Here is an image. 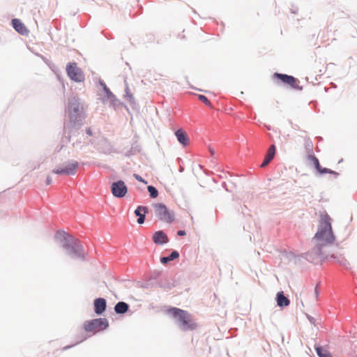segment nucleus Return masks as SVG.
Wrapping results in <instances>:
<instances>
[{"mask_svg":"<svg viewBox=\"0 0 357 357\" xmlns=\"http://www.w3.org/2000/svg\"><path fill=\"white\" fill-rule=\"evenodd\" d=\"M12 24L15 30L21 35L26 36L29 34V29L19 19H13Z\"/></svg>","mask_w":357,"mask_h":357,"instance_id":"nucleus-11","label":"nucleus"},{"mask_svg":"<svg viewBox=\"0 0 357 357\" xmlns=\"http://www.w3.org/2000/svg\"><path fill=\"white\" fill-rule=\"evenodd\" d=\"M86 133H87L89 135H90V136H91V135H92V132H91V129H90V128H88V129L86 130Z\"/></svg>","mask_w":357,"mask_h":357,"instance_id":"nucleus-29","label":"nucleus"},{"mask_svg":"<svg viewBox=\"0 0 357 357\" xmlns=\"http://www.w3.org/2000/svg\"><path fill=\"white\" fill-rule=\"evenodd\" d=\"M308 160H311L313 164L314 165V167L316 168V169L321 174H335V172L329 169H327V168H323L320 164H319V160L317 159V157H315L314 155H308Z\"/></svg>","mask_w":357,"mask_h":357,"instance_id":"nucleus-12","label":"nucleus"},{"mask_svg":"<svg viewBox=\"0 0 357 357\" xmlns=\"http://www.w3.org/2000/svg\"><path fill=\"white\" fill-rule=\"evenodd\" d=\"M273 77L280 79L282 82H283L285 84H287L288 86H291L293 89H301L299 86V81L293 76L275 73L273 75Z\"/></svg>","mask_w":357,"mask_h":357,"instance_id":"nucleus-9","label":"nucleus"},{"mask_svg":"<svg viewBox=\"0 0 357 357\" xmlns=\"http://www.w3.org/2000/svg\"><path fill=\"white\" fill-rule=\"evenodd\" d=\"M111 191L114 197L121 198L126 195L128 188L123 181H118L112 183Z\"/></svg>","mask_w":357,"mask_h":357,"instance_id":"nucleus-10","label":"nucleus"},{"mask_svg":"<svg viewBox=\"0 0 357 357\" xmlns=\"http://www.w3.org/2000/svg\"><path fill=\"white\" fill-rule=\"evenodd\" d=\"M275 146L274 145H271L269 147L266 156L271 159H273L275 155Z\"/></svg>","mask_w":357,"mask_h":357,"instance_id":"nucleus-21","label":"nucleus"},{"mask_svg":"<svg viewBox=\"0 0 357 357\" xmlns=\"http://www.w3.org/2000/svg\"><path fill=\"white\" fill-rule=\"evenodd\" d=\"M314 296H315V298H317V296H318V291L317 289V288L314 289Z\"/></svg>","mask_w":357,"mask_h":357,"instance_id":"nucleus-30","label":"nucleus"},{"mask_svg":"<svg viewBox=\"0 0 357 357\" xmlns=\"http://www.w3.org/2000/svg\"><path fill=\"white\" fill-rule=\"evenodd\" d=\"M148 212V208L146 206H139L135 211V213L137 216L139 217L137 219V222L139 224H142L144 222L145 215Z\"/></svg>","mask_w":357,"mask_h":357,"instance_id":"nucleus-16","label":"nucleus"},{"mask_svg":"<svg viewBox=\"0 0 357 357\" xmlns=\"http://www.w3.org/2000/svg\"><path fill=\"white\" fill-rule=\"evenodd\" d=\"M289 300L285 297L283 292H278L277 294V304L280 307H286L289 305Z\"/></svg>","mask_w":357,"mask_h":357,"instance_id":"nucleus-17","label":"nucleus"},{"mask_svg":"<svg viewBox=\"0 0 357 357\" xmlns=\"http://www.w3.org/2000/svg\"><path fill=\"white\" fill-rule=\"evenodd\" d=\"M168 312L176 320L181 330L187 331L197 328V324L195 321L192 316L187 311L177 307H172L168 310Z\"/></svg>","mask_w":357,"mask_h":357,"instance_id":"nucleus-2","label":"nucleus"},{"mask_svg":"<svg viewBox=\"0 0 357 357\" xmlns=\"http://www.w3.org/2000/svg\"><path fill=\"white\" fill-rule=\"evenodd\" d=\"M108 326V321L106 319L98 318L85 321L83 328L85 331L94 334L105 330Z\"/></svg>","mask_w":357,"mask_h":357,"instance_id":"nucleus-3","label":"nucleus"},{"mask_svg":"<svg viewBox=\"0 0 357 357\" xmlns=\"http://www.w3.org/2000/svg\"><path fill=\"white\" fill-rule=\"evenodd\" d=\"M128 305L124 302H119L114 307V310L117 314H123L128 310Z\"/></svg>","mask_w":357,"mask_h":357,"instance_id":"nucleus-18","label":"nucleus"},{"mask_svg":"<svg viewBox=\"0 0 357 357\" xmlns=\"http://www.w3.org/2000/svg\"><path fill=\"white\" fill-rule=\"evenodd\" d=\"M198 99L204 102L206 105L211 107V103L209 100L204 95H199Z\"/></svg>","mask_w":357,"mask_h":357,"instance_id":"nucleus-22","label":"nucleus"},{"mask_svg":"<svg viewBox=\"0 0 357 357\" xmlns=\"http://www.w3.org/2000/svg\"><path fill=\"white\" fill-rule=\"evenodd\" d=\"M68 77L75 82H81L84 80V75L76 63H70L66 66Z\"/></svg>","mask_w":357,"mask_h":357,"instance_id":"nucleus-7","label":"nucleus"},{"mask_svg":"<svg viewBox=\"0 0 357 357\" xmlns=\"http://www.w3.org/2000/svg\"><path fill=\"white\" fill-rule=\"evenodd\" d=\"M106 309V301L104 298H99L94 301V310L98 314H101Z\"/></svg>","mask_w":357,"mask_h":357,"instance_id":"nucleus-14","label":"nucleus"},{"mask_svg":"<svg viewBox=\"0 0 357 357\" xmlns=\"http://www.w3.org/2000/svg\"><path fill=\"white\" fill-rule=\"evenodd\" d=\"M177 234L178 236H185V231H183V230H179L177 231Z\"/></svg>","mask_w":357,"mask_h":357,"instance_id":"nucleus-27","label":"nucleus"},{"mask_svg":"<svg viewBox=\"0 0 357 357\" xmlns=\"http://www.w3.org/2000/svg\"><path fill=\"white\" fill-rule=\"evenodd\" d=\"M134 176L135 177V178L139 181H142V182H144V181L142 179V178L137 175V174H134Z\"/></svg>","mask_w":357,"mask_h":357,"instance_id":"nucleus-26","label":"nucleus"},{"mask_svg":"<svg viewBox=\"0 0 357 357\" xmlns=\"http://www.w3.org/2000/svg\"><path fill=\"white\" fill-rule=\"evenodd\" d=\"M80 104L79 101L73 98L68 105L69 118L71 122L75 123L80 119Z\"/></svg>","mask_w":357,"mask_h":357,"instance_id":"nucleus-8","label":"nucleus"},{"mask_svg":"<svg viewBox=\"0 0 357 357\" xmlns=\"http://www.w3.org/2000/svg\"><path fill=\"white\" fill-rule=\"evenodd\" d=\"M79 167L78 162L71 160L61 167H59L53 170V172L61 175H74L77 172Z\"/></svg>","mask_w":357,"mask_h":357,"instance_id":"nucleus-6","label":"nucleus"},{"mask_svg":"<svg viewBox=\"0 0 357 357\" xmlns=\"http://www.w3.org/2000/svg\"><path fill=\"white\" fill-rule=\"evenodd\" d=\"M155 215L161 220L167 223L173 222L174 213L170 212L163 204H155L153 206Z\"/></svg>","mask_w":357,"mask_h":357,"instance_id":"nucleus-5","label":"nucleus"},{"mask_svg":"<svg viewBox=\"0 0 357 357\" xmlns=\"http://www.w3.org/2000/svg\"><path fill=\"white\" fill-rule=\"evenodd\" d=\"M316 351L319 357H333L328 351L323 349L321 347H316Z\"/></svg>","mask_w":357,"mask_h":357,"instance_id":"nucleus-19","label":"nucleus"},{"mask_svg":"<svg viewBox=\"0 0 357 357\" xmlns=\"http://www.w3.org/2000/svg\"><path fill=\"white\" fill-rule=\"evenodd\" d=\"M160 261L162 264H165V263L169 261V257H161Z\"/></svg>","mask_w":357,"mask_h":357,"instance_id":"nucleus-25","label":"nucleus"},{"mask_svg":"<svg viewBox=\"0 0 357 357\" xmlns=\"http://www.w3.org/2000/svg\"><path fill=\"white\" fill-rule=\"evenodd\" d=\"M271 160L272 159L265 156L263 162L261 164V167H266Z\"/></svg>","mask_w":357,"mask_h":357,"instance_id":"nucleus-24","label":"nucleus"},{"mask_svg":"<svg viewBox=\"0 0 357 357\" xmlns=\"http://www.w3.org/2000/svg\"><path fill=\"white\" fill-rule=\"evenodd\" d=\"M46 183L47 185H50L52 183V178L50 176H47Z\"/></svg>","mask_w":357,"mask_h":357,"instance_id":"nucleus-28","label":"nucleus"},{"mask_svg":"<svg viewBox=\"0 0 357 357\" xmlns=\"http://www.w3.org/2000/svg\"><path fill=\"white\" fill-rule=\"evenodd\" d=\"M175 135L178 139V141L183 144V146H188L190 143V139L186 133L183 129H178L176 132Z\"/></svg>","mask_w":357,"mask_h":357,"instance_id":"nucleus-15","label":"nucleus"},{"mask_svg":"<svg viewBox=\"0 0 357 357\" xmlns=\"http://www.w3.org/2000/svg\"><path fill=\"white\" fill-rule=\"evenodd\" d=\"M153 241L155 244L162 245L168 242V238L162 231H158L153 235Z\"/></svg>","mask_w":357,"mask_h":357,"instance_id":"nucleus-13","label":"nucleus"},{"mask_svg":"<svg viewBox=\"0 0 357 357\" xmlns=\"http://www.w3.org/2000/svg\"><path fill=\"white\" fill-rule=\"evenodd\" d=\"M63 248L66 250L67 255L72 258H82L84 257L83 248L80 243L77 241L70 242L67 241L63 245Z\"/></svg>","mask_w":357,"mask_h":357,"instance_id":"nucleus-4","label":"nucleus"},{"mask_svg":"<svg viewBox=\"0 0 357 357\" xmlns=\"http://www.w3.org/2000/svg\"><path fill=\"white\" fill-rule=\"evenodd\" d=\"M147 189H148V191L150 194V196L152 197V198H155L158 196V192L157 190V189L152 186V185H149L147 187Z\"/></svg>","mask_w":357,"mask_h":357,"instance_id":"nucleus-20","label":"nucleus"},{"mask_svg":"<svg viewBox=\"0 0 357 357\" xmlns=\"http://www.w3.org/2000/svg\"><path fill=\"white\" fill-rule=\"evenodd\" d=\"M316 241V247L313 249L311 254H307L308 259H314L311 257L312 254L316 256L321 255V248L328 244H331L335 237L333 236L331 227V219L328 214H323L321 215L319 228L314 236Z\"/></svg>","mask_w":357,"mask_h":357,"instance_id":"nucleus-1","label":"nucleus"},{"mask_svg":"<svg viewBox=\"0 0 357 357\" xmlns=\"http://www.w3.org/2000/svg\"><path fill=\"white\" fill-rule=\"evenodd\" d=\"M178 257H179L178 252L177 251H173L168 257H169V261H172L175 259H177Z\"/></svg>","mask_w":357,"mask_h":357,"instance_id":"nucleus-23","label":"nucleus"}]
</instances>
